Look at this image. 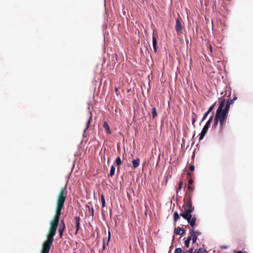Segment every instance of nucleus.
<instances>
[{
    "mask_svg": "<svg viewBox=\"0 0 253 253\" xmlns=\"http://www.w3.org/2000/svg\"><path fill=\"white\" fill-rule=\"evenodd\" d=\"M194 169H195V167H194V166L192 165V166H191L189 167V170H190V171H193V170H194Z\"/></svg>",
    "mask_w": 253,
    "mask_h": 253,
    "instance_id": "32",
    "label": "nucleus"
},
{
    "mask_svg": "<svg viewBox=\"0 0 253 253\" xmlns=\"http://www.w3.org/2000/svg\"><path fill=\"white\" fill-rule=\"evenodd\" d=\"M174 253H183L181 248H176L175 250Z\"/></svg>",
    "mask_w": 253,
    "mask_h": 253,
    "instance_id": "23",
    "label": "nucleus"
},
{
    "mask_svg": "<svg viewBox=\"0 0 253 253\" xmlns=\"http://www.w3.org/2000/svg\"><path fill=\"white\" fill-rule=\"evenodd\" d=\"M192 240V235L191 234L190 236H188L187 238V239L186 240V241H189L190 242V241Z\"/></svg>",
    "mask_w": 253,
    "mask_h": 253,
    "instance_id": "31",
    "label": "nucleus"
},
{
    "mask_svg": "<svg viewBox=\"0 0 253 253\" xmlns=\"http://www.w3.org/2000/svg\"><path fill=\"white\" fill-rule=\"evenodd\" d=\"M234 253H248L247 252H242L241 251H234Z\"/></svg>",
    "mask_w": 253,
    "mask_h": 253,
    "instance_id": "30",
    "label": "nucleus"
},
{
    "mask_svg": "<svg viewBox=\"0 0 253 253\" xmlns=\"http://www.w3.org/2000/svg\"><path fill=\"white\" fill-rule=\"evenodd\" d=\"M208 128H209L208 127L204 126L203 127V128L202 130L201 133L200 134V138H199L200 140H202L204 138V137L205 136L207 132Z\"/></svg>",
    "mask_w": 253,
    "mask_h": 253,
    "instance_id": "11",
    "label": "nucleus"
},
{
    "mask_svg": "<svg viewBox=\"0 0 253 253\" xmlns=\"http://www.w3.org/2000/svg\"><path fill=\"white\" fill-rule=\"evenodd\" d=\"M187 175L189 176V177H191L192 176V174L189 172H187Z\"/></svg>",
    "mask_w": 253,
    "mask_h": 253,
    "instance_id": "35",
    "label": "nucleus"
},
{
    "mask_svg": "<svg viewBox=\"0 0 253 253\" xmlns=\"http://www.w3.org/2000/svg\"><path fill=\"white\" fill-rule=\"evenodd\" d=\"M86 118H86V126L85 128L84 129V132L88 129L91 120L92 119V114L90 112L89 113V114H88Z\"/></svg>",
    "mask_w": 253,
    "mask_h": 253,
    "instance_id": "9",
    "label": "nucleus"
},
{
    "mask_svg": "<svg viewBox=\"0 0 253 253\" xmlns=\"http://www.w3.org/2000/svg\"><path fill=\"white\" fill-rule=\"evenodd\" d=\"M195 135V134H194V135H193V137H194Z\"/></svg>",
    "mask_w": 253,
    "mask_h": 253,
    "instance_id": "41",
    "label": "nucleus"
},
{
    "mask_svg": "<svg viewBox=\"0 0 253 253\" xmlns=\"http://www.w3.org/2000/svg\"><path fill=\"white\" fill-rule=\"evenodd\" d=\"M210 113L208 112H207L206 113H205V114L204 115V116L203 117V119H202V121H204L206 118H207V117L208 116V115Z\"/></svg>",
    "mask_w": 253,
    "mask_h": 253,
    "instance_id": "26",
    "label": "nucleus"
},
{
    "mask_svg": "<svg viewBox=\"0 0 253 253\" xmlns=\"http://www.w3.org/2000/svg\"><path fill=\"white\" fill-rule=\"evenodd\" d=\"M195 135V134H194V135H193V137H194Z\"/></svg>",
    "mask_w": 253,
    "mask_h": 253,
    "instance_id": "42",
    "label": "nucleus"
},
{
    "mask_svg": "<svg viewBox=\"0 0 253 253\" xmlns=\"http://www.w3.org/2000/svg\"><path fill=\"white\" fill-rule=\"evenodd\" d=\"M190 233L192 236V242L194 244L198 239V236L201 235V233L200 232L195 230L193 227L190 230Z\"/></svg>",
    "mask_w": 253,
    "mask_h": 253,
    "instance_id": "5",
    "label": "nucleus"
},
{
    "mask_svg": "<svg viewBox=\"0 0 253 253\" xmlns=\"http://www.w3.org/2000/svg\"><path fill=\"white\" fill-rule=\"evenodd\" d=\"M196 122V118H192V124L194 126L195 123Z\"/></svg>",
    "mask_w": 253,
    "mask_h": 253,
    "instance_id": "34",
    "label": "nucleus"
},
{
    "mask_svg": "<svg viewBox=\"0 0 253 253\" xmlns=\"http://www.w3.org/2000/svg\"><path fill=\"white\" fill-rule=\"evenodd\" d=\"M195 135V134H194V135H193V137H194Z\"/></svg>",
    "mask_w": 253,
    "mask_h": 253,
    "instance_id": "43",
    "label": "nucleus"
},
{
    "mask_svg": "<svg viewBox=\"0 0 253 253\" xmlns=\"http://www.w3.org/2000/svg\"><path fill=\"white\" fill-rule=\"evenodd\" d=\"M180 216L186 219L190 225L193 227L195 225L197 218L195 215L189 214L185 211L180 214Z\"/></svg>",
    "mask_w": 253,
    "mask_h": 253,
    "instance_id": "3",
    "label": "nucleus"
},
{
    "mask_svg": "<svg viewBox=\"0 0 253 253\" xmlns=\"http://www.w3.org/2000/svg\"><path fill=\"white\" fill-rule=\"evenodd\" d=\"M91 210H92V213H93V208H91Z\"/></svg>",
    "mask_w": 253,
    "mask_h": 253,
    "instance_id": "39",
    "label": "nucleus"
},
{
    "mask_svg": "<svg viewBox=\"0 0 253 253\" xmlns=\"http://www.w3.org/2000/svg\"><path fill=\"white\" fill-rule=\"evenodd\" d=\"M115 163L118 166L117 170L119 171L120 170V165L122 164V161H121V158L120 156H118L117 158V159H116V160L115 161Z\"/></svg>",
    "mask_w": 253,
    "mask_h": 253,
    "instance_id": "15",
    "label": "nucleus"
},
{
    "mask_svg": "<svg viewBox=\"0 0 253 253\" xmlns=\"http://www.w3.org/2000/svg\"><path fill=\"white\" fill-rule=\"evenodd\" d=\"M115 171V168L114 165H112L111 166V169L110 171V173L108 175V176L112 177L114 175Z\"/></svg>",
    "mask_w": 253,
    "mask_h": 253,
    "instance_id": "18",
    "label": "nucleus"
},
{
    "mask_svg": "<svg viewBox=\"0 0 253 253\" xmlns=\"http://www.w3.org/2000/svg\"><path fill=\"white\" fill-rule=\"evenodd\" d=\"M181 28L182 26L181 22L180 20L177 18L176 19L175 30L178 34L180 32Z\"/></svg>",
    "mask_w": 253,
    "mask_h": 253,
    "instance_id": "8",
    "label": "nucleus"
},
{
    "mask_svg": "<svg viewBox=\"0 0 253 253\" xmlns=\"http://www.w3.org/2000/svg\"><path fill=\"white\" fill-rule=\"evenodd\" d=\"M195 253H207V251L205 249L200 248L198 249L195 250Z\"/></svg>",
    "mask_w": 253,
    "mask_h": 253,
    "instance_id": "19",
    "label": "nucleus"
},
{
    "mask_svg": "<svg viewBox=\"0 0 253 253\" xmlns=\"http://www.w3.org/2000/svg\"><path fill=\"white\" fill-rule=\"evenodd\" d=\"M194 187L191 185H188V190H189L191 192H192L194 191Z\"/></svg>",
    "mask_w": 253,
    "mask_h": 253,
    "instance_id": "25",
    "label": "nucleus"
},
{
    "mask_svg": "<svg viewBox=\"0 0 253 253\" xmlns=\"http://www.w3.org/2000/svg\"><path fill=\"white\" fill-rule=\"evenodd\" d=\"M210 49H211V46H210Z\"/></svg>",
    "mask_w": 253,
    "mask_h": 253,
    "instance_id": "40",
    "label": "nucleus"
},
{
    "mask_svg": "<svg viewBox=\"0 0 253 253\" xmlns=\"http://www.w3.org/2000/svg\"><path fill=\"white\" fill-rule=\"evenodd\" d=\"M67 196V185L62 187L57 198L56 214L53 219L50 221V229L47 235V239L43 243L41 253H49L51 245L54 241L56 230L59 224L60 216L62 213L61 211L64 206V203Z\"/></svg>",
    "mask_w": 253,
    "mask_h": 253,
    "instance_id": "1",
    "label": "nucleus"
},
{
    "mask_svg": "<svg viewBox=\"0 0 253 253\" xmlns=\"http://www.w3.org/2000/svg\"><path fill=\"white\" fill-rule=\"evenodd\" d=\"M75 224L76 227V234L78 233L80 228V218L79 216H76L75 217Z\"/></svg>",
    "mask_w": 253,
    "mask_h": 253,
    "instance_id": "7",
    "label": "nucleus"
},
{
    "mask_svg": "<svg viewBox=\"0 0 253 253\" xmlns=\"http://www.w3.org/2000/svg\"><path fill=\"white\" fill-rule=\"evenodd\" d=\"M193 182V181L192 178H190L188 180V185H191Z\"/></svg>",
    "mask_w": 253,
    "mask_h": 253,
    "instance_id": "29",
    "label": "nucleus"
},
{
    "mask_svg": "<svg viewBox=\"0 0 253 253\" xmlns=\"http://www.w3.org/2000/svg\"><path fill=\"white\" fill-rule=\"evenodd\" d=\"M193 248H190L186 252V253H193Z\"/></svg>",
    "mask_w": 253,
    "mask_h": 253,
    "instance_id": "33",
    "label": "nucleus"
},
{
    "mask_svg": "<svg viewBox=\"0 0 253 253\" xmlns=\"http://www.w3.org/2000/svg\"><path fill=\"white\" fill-rule=\"evenodd\" d=\"M140 163V159L139 158H136V159H134L132 160V164L133 165V167L134 168H136L139 166Z\"/></svg>",
    "mask_w": 253,
    "mask_h": 253,
    "instance_id": "13",
    "label": "nucleus"
},
{
    "mask_svg": "<svg viewBox=\"0 0 253 253\" xmlns=\"http://www.w3.org/2000/svg\"><path fill=\"white\" fill-rule=\"evenodd\" d=\"M185 246L186 247V248H188L189 247V244H190V242L189 241H185Z\"/></svg>",
    "mask_w": 253,
    "mask_h": 253,
    "instance_id": "28",
    "label": "nucleus"
},
{
    "mask_svg": "<svg viewBox=\"0 0 253 253\" xmlns=\"http://www.w3.org/2000/svg\"><path fill=\"white\" fill-rule=\"evenodd\" d=\"M234 101H233V99L228 100L226 105H224V109L223 108V110H225L227 108V110L226 111V113H228L229 112V110L230 105L234 103Z\"/></svg>",
    "mask_w": 253,
    "mask_h": 253,
    "instance_id": "10",
    "label": "nucleus"
},
{
    "mask_svg": "<svg viewBox=\"0 0 253 253\" xmlns=\"http://www.w3.org/2000/svg\"><path fill=\"white\" fill-rule=\"evenodd\" d=\"M184 208V211H185L189 214H192L191 213L194 210V207L192 206V198L191 196L188 198L187 203L183 205Z\"/></svg>",
    "mask_w": 253,
    "mask_h": 253,
    "instance_id": "4",
    "label": "nucleus"
},
{
    "mask_svg": "<svg viewBox=\"0 0 253 253\" xmlns=\"http://www.w3.org/2000/svg\"><path fill=\"white\" fill-rule=\"evenodd\" d=\"M103 249H105V244H103Z\"/></svg>",
    "mask_w": 253,
    "mask_h": 253,
    "instance_id": "38",
    "label": "nucleus"
},
{
    "mask_svg": "<svg viewBox=\"0 0 253 253\" xmlns=\"http://www.w3.org/2000/svg\"><path fill=\"white\" fill-rule=\"evenodd\" d=\"M180 218V215L178 213L177 211H175L173 214V221H174V224H175V222L179 220Z\"/></svg>",
    "mask_w": 253,
    "mask_h": 253,
    "instance_id": "16",
    "label": "nucleus"
},
{
    "mask_svg": "<svg viewBox=\"0 0 253 253\" xmlns=\"http://www.w3.org/2000/svg\"><path fill=\"white\" fill-rule=\"evenodd\" d=\"M212 118H213V115H212L210 117L209 120L208 121V122L206 123V124L205 126L209 127L210 126L212 122Z\"/></svg>",
    "mask_w": 253,
    "mask_h": 253,
    "instance_id": "21",
    "label": "nucleus"
},
{
    "mask_svg": "<svg viewBox=\"0 0 253 253\" xmlns=\"http://www.w3.org/2000/svg\"><path fill=\"white\" fill-rule=\"evenodd\" d=\"M185 230L179 227H177L176 228L174 229V233L176 235H182L185 233Z\"/></svg>",
    "mask_w": 253,
    "mask_h": 253,
    "instance_id": "12",
    "label": "nucleus"
},
{
    "mask_svg": "<svg viewBox=\"0 0 253 253\" xmlns=\"http://www.w3.org/2000/svg\"><path fill=\"white\" fill-rule=\"evenodd\" d=\"M182 185H183V181H180L178 184V190H180L182 188Z\"/></svg>",
    "mask_w": 253,
    "mask_h": 253,
    "instance_id": "27",
    "label": "nucleus"
},
{
    "mask_svg": "<svg viewBox=\"0 0 253 253\" xmlns=\"http://www.w3.org/2000/svg\"><path fill=\"white\" fill-rule=\"evenodd\" d=\"M66 229L65 223L63 220H62L60 222V224L59 225V227L58 229V231L59 233V237L60 238H62L63 235V232Z\"/></svg>",
    "mask_w": 253,
    "mask_h": 253,
    "instance_id": "6",
    "label": "nucleus"
},
{
    "mask_svg": "<svg viewBox=\"0 0 253 253\" xmlns=\"http://www.w3.org/2000/svg\"><path fill=\"white\" fill-rule=\"evenodd\" d=\"M103 128L106 130V131L108 133H111V130L109 128V125H108V124L106 122H104V123L103 124Z\"/></svg>",
    "mask_w": 253,
    "mask_h": 253,
    "instance_id": "17",
    "label": "nucleus"
},
{
    "mask_svg": "<svg viewBox=\"0 0 253 253\" xmlns=\"http://www.w3.org/2000/svg\"><path fill=\"white\" fill-rule=\"evenodd\" d=\"M152 113V117L153 119L157 117V110H156V108L155 107H153Z\"/></svg>",
    "mask_w": 253,
    "mask_h": 253,
    "instance_id": "20",
    "label": "nucleus"
},
{
    "mask_svg": "<svg viewBox=\"0 0 253 253\" xmlns=\"http://www.w3.org/2000/svg\"><path fill=\"white\" fill-rule=\"evenodd\" d=\"M237 97L235 96L232 99L233 100V101H235V100H237Z\"/></svg>",
    "mask_w": 253,
    "mask_h": 253,
    "instance_id": "36",
    "label": "nucleus"
},
{
    "mask_svg": "<svg viewBox=\"0 0 253 253\" xmlns=\"http://www.w3.org/2000/svg\"><path fill=\"white\" fill-rule=\"evenodd\" d=\"M215 104L216 103H214L212 105H211L209 108V110H208V112H209V113L212 111V110L213 109L215 105Z\"/></svg>",
    "mask_w": 253,
    "mask_h": 253,
    "instance_id": "24",
    "label": "nucleus"
},
{
    "mask_svg": "<svg viewBox=\"0 0 253 253\" xmlns=\"http://www.w3.org/2000/svg\"><path fill=\"white\" fill-rule=\"evenodd\" d=\"M219 105L216 110V114L214 118V123L212 125V127L215 128L218 122H219L220 129L222 131L225 125L226 116L228 113H226V110H223L224 104L225 103V99L222 98L219 99Z\"/></svg>",
    "mask_w": 253,
    "mask_h": 253,
    "instance_id": "2",
    "label": "nucleus"
},
{
    "mask_svg": "<svg viewBox=\"0 0 253 253\" xmlns=\"http://www.w3.org/2000/svg\"><path fill=\"white\" fill-rule=\"evenodd\" d=\"M115 91L117 92L118 91V88H115Z\"/></svg>",
    "mask_w": 253,
    "mask_h": 253,
    "instance_id": "37",
    "label": "nucleus"
},
{
    "mask_svg": "<svg viewBox=\"0 0 253 253\" xmlns=\"http://www.w3.org/2000/svg\"><path fill=\"white\" fill-rule=\"evenodd\" d=\"M101 202H102V208H103L105 207V200L104 197V196L103 194L101 195Z\"/></svg>",
    "mask_w": 253,
    "mask_h": 253,
    "instance_id": "22",
    "label": "nucleus"
},
{
    "mask_svg": "<svg viewBox=\"0 0 253 253\" xmlns=\"http://www.w3.org/2000/svg\"><path fill=\"white\" fill-rule=\"evenodd\" d=\"M157 42L156 37H155L154 35H153V46L154 48V50L155 53L157 52Z\"/></svg>",
    "mask_w": 253,
    "mask_h": 253,
    "instance_id": "14",
    "label": "nucleus"
}]
</instances>
